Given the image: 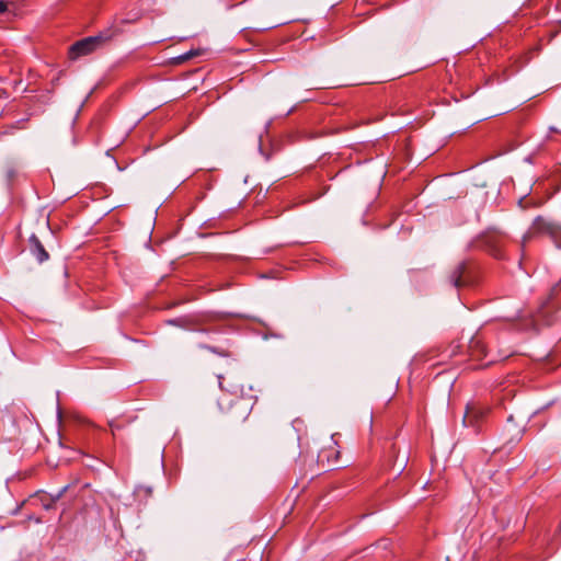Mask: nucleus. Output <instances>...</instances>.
Masks as SVG:
<instances>
[{
  "label": "nucleus",
  "mask_w": 561,
  "mask_h": 561,
  "mask_svg": "<svg viewBox=\"0 0 561 561\" xmlns=\"http://www.w3.org/2000/svg\"><path fill=\"white\" fill-rule=\"evenodd\" d=\"M28 247H30V252L37 260V262L39 264L46 262L49 259L48 252L46 251V249L42 244L41 240L35 234H32L28 238Z\"/></svg>",
  "instance_id": "obj_4"
},
{
  "label": "nucleus",
  "mask_w": 561,
  "mask_h": 561,
  "mask_svg": "<svg viewBox=\"0 0 561 561\" xmlns=\"http://www.w3.org/2000/svg\"><path fill=\"white\" fill-rule=\"evenodd\" d=\"M118 33H119L118 28L108 27V28L101 31L98 35L84 37L80 41H77L69 47V51H68L69 58L75 60L82 56H87V55L95 51L98 48L103 46L105 43H108L115 36H117Z\"/></svg>",
  "instance_id": "obj_1"
},
{
  "label": "nucleus",
  "mask_w": 561,
  "mask_h": 561,
  "mask_svg": "<svg viewBox=\"0 0 561 561\" xmlns=\"http://www.w3.org/2000/svg\"><path fill=\"white\" fill-rule=\"evenodd\" d=\"M466 268V263L461 262L450 273L449 282L454 287L460 288L467 285V280L465 279Z\"/></svg>",
  "instance_id": "obj_6"
},
{
  "label": "nucleus",
  "mask_w": 561,
  "mask_h": 561,
  "mask_svg": "<svg viewBox=\"0 0 561 561\" xmlns=\"http://www.w3.org/2000/svg\"><path fill=\"white\" fill-rule=\"evenodd\" d=\"M490 253L496 259H503V252L500 248L490 249Z\"/></svg>",
  "instance_id": "obj_12"
},
{
  "label": "nucleus",
  "mask_w": 561,
  "mask_h": 561,
  "mask_svg": "<svg viewBox=\"0 0 561 561\" xmlns=\"http://www.w3.org/2000/svg\"><path fill=\"white\" fill-rule=\"evenodd\" d=\"M201 347L205 348L211 353H215L219 356L228 357L231 355L230 352L228 351V348H222V347L211 346V345H206V344H202Z\"/></svg>",
  "instance_id": "obj_9"
},
{
  "label": "nucleus",
  "mask_w": 561,
  "mask_h": 561,
  "mask_svg": "<svg viewBox=\"0 0 561 561\" xmlns=\"http://www.w3.org/2000/svg\"><path fill=\"white\" fill-rule=\"evenodd\" d=\"M339 458V451L331 449H323L318 455V461L321 463H324V460L327 459L329 466H333L336 463Z\"/></svg>",
  "instance_id": "obj_8"
},
{
  "label": "nucleus",
  "mask_w": 561,
  "mask_h": 561,
  "mask_svg": "<svg viewBox=\"0 0 561 561\" xmlns=\"http://www.w3.org/2000/svg\"><path fill=\"white\" fill-rule=\"evenodd\" d=\"M8 10L7 2L0 0V14L4 13Z\"/></svg>",
  "instance_id": "obj_13"
},
{
  "label": "nucleus",
  "mask_w": 561,
  "mask_h": 561,
  "mask_svg": "<svg viewBox=\"0 0 561 561\" xmlns=\"http://www.w3.org/2000/svg\"><path fill=\"white\" fill-rule=\"evenodd\" d=\"M226 390L236 396V399L231 401V417L234 421L247 420L254 403L253 397H244V388L241 383L231 382Z\"/></svg>",
  "instance_id": "obj_2"
},
{
  "label": "nucleus",
  "mask_w": 561,
  "mask_h": 561,
  "mask_svg": "<svg viewBox=\"0 0 561 561\" xmlns=\"http://www.w3.org/2000/svg\"><path fill=\"white\" fill-rule=\"evenodd\" d=\"M469 353L474 359H483L488 356L489 350L480 335H474L469 342Z\"/></svg>",
  "instance_id": "obj_5"
},
{
  "label": "nucleus",
  "mask_w": 561,
  "mask_h": 561,
  "mask_svg": "<svg viewBox=\"0 0 561 561\" xmlns=\"http://www.w3.org/2000/svg\"><path fill=\"white\" fill-rule=\"evenodd\" d=\"M65 490H66V488L60 490L56 495L51 496L50 503H44V507L46 510H50L53 507L54 503L62 496V493L65 492Z\"/></svg>",
  "instance_id": "obj_11"
},
{
  "label": "nucleus",
  "mask_w": 561,
  "mask_h": 561,
  "mask_svg": "<svg viewBox=\"0 0 561 561\" xmlns=\"http://www.w3.org/2000/svg\"><path fill=\"white\" fill-rule=\"evenodd\" d=\"M484 415V411L482 409H476L474 407H468L467 412L463 417V423L466 425L474 426L479 419H482Z\"/></svg>",
  "instance_id": "obj_7"
},
{
  "label": "nucleus",
  "mask_w": 561,
  "mask_h": 561,
  "mask_svg": "<svg viewBox=\"0 0 561 561\" xmlns=\"http://www.w3.org/2000/svg\"><path fill=\"white\" fill-rule=\"evenodd\" d=\"M198 55H199L198 50L192 49L183 55H180L176 59H178V62H184V61L190 60L191 58L198 56Z\"/></svg>",
  "instance_id": "obj_10"
},
{
  "label": "nucleus",
  "mask_w": 561,
  "mask_h": 561,
  "mask_svg": "<svg viewBox=\"0 0 561 561\" xmlns=\"http://www.w3.org/2000/svg\"><path fill=\"white\" fill-rule=\"evenodd\" d=\"M218 380H219L220 388L225 389V387H224V377L222 376H218Z\"/></svg>",
  "instance_id": "obj_14"
},
{
  "label": "nucleus",
  "mask_w": 561,
  "mask_h": 561,
  "mask_svg": "<svg viewBox=\"0 0 561 561\" xmlns=\"http://www.w3.org/2000/svg\"><path fill=\"white\" fill-rule=\"evenodd\" d=\"M533 229L536 232L548 234L558 248H561V225L553 220L537 217L534 220Z\"/></svg>",
  "instance_id": "obj_3"
}]
</instances>
